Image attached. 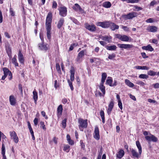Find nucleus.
<instances>
[{"instance_id": "obj_1", "label": "nucleus", "mask_w": 159, "mask_h": 159, "mask_svg": "<svg viewBox=\"0 0 159 159\" xmlns=\"http://www.w3.org/2000/svg\"><path fill=\"white\" fill-rule=\"evenodd\" d=\"M136 143L137 147L139 149V153L133 148L131 150V153L133 158H138L139 156L141 154L142 149L140 142L139 141H136Z\"/></svg>"}, {"instance_id": "obj_2", "label": "nucleus", "mask_w": 159, "mask_h": 159, "mask_svg": "<svg viewBox=\"0 0 159 159\" xmlns=\"http://www.w3.org/2000/svg\"><path fill=\"white\" fill-rule=\"evenodd\" d=\"M52 14L51 12H49L47 16L46 21V27H51V24L52 20Z\"/></svg>"}, {"instance_id": "obj_3", "label": "nucleus", "mask_w": 159, "mask_h": 159, "mask_svg": "<svg viewBox=\"0 0 159 159\" xmlns=\"http://www.w3.org/2000/svg\"><path fill=\"white\" fill-rule=\"evenodd\" d=\"M137 16V14L136 12H132L129 13L128 14L125 15L124 14L122 15V17L124 18L125 20H128L131 19L134 17H136Z\"/></svg>"}, {"instance_id": "obj_4", "label": "nucleus", "mask_w": 159, "mask_h": 159, "mask_svg": "<svg viewBox=\"0 0 159 159\" xmlns=\"http://www.w3.org/2000/svg\"><path fill=\"white\" fill-rule=\"evenodd\" d=\"M78 123L79 124V127L86 128L87 127L88 123L87 120H83V119L80 118L78 119Z\"/></svg>"}, {"instance_id": "obj_5", "label": "nucleus", "mask_w": 159, "mask_h": 159, "mask_svg": "<svg viewBox=\"0 0 159 159\" xmlns=\"http://www.w3.org/2000/svg\"><path fill=\"white\" fill-rule=\"evenodd\" d=\"M116 38L123 41L128 42L130 38L125 35H121L117 34L116 35Z\"/></svg>"}, {"instance_id": "obj_6", "label": "nucleus", "mask_w": 159, "mask_h": 159, "mask_svg": "<svg viewBox=\"0 0 159 159\" xmlns=\"http://www.w3.org/2000/svg\"><path fill=\"white\" fill-rule=\"evenodd\" d=\"M9 133L11 139H13V141L15 143H17L19 141V138L16 132L13 131H12L10 132Z\"/></svg>"}, {"instance_id": "obj_7", "label": "nucleus", "mask_w": 159, "mask_h": 159, "mask_svg": "<svg viewBox=\"0 0 159 159\" xmlns=\"http://www.w3.org/2000/svg\"><path fill=\"white\" fill-rule=\"evenodd\" d=\"M59 15L62 16H65L67 14V8L65 7H61L58 8Z\"/></svg>"}, {"instance_id": "obj_8", "label": "nucleus", "mask_w": 159, "mask_h": 159, "mask_svg": "<svg viewBox=\"0 0 159 159\" xmlns=\"http://www.w3.org/2000/svg\"><path fill=\"white\" fill-rule=\"evenodd\" d=\"M84 25L85 28L91 32H94L96 30V26L94 24L90 25L88 23H86Z\"/></svg>"}, {"instance_id": "obj_9", "label": "nucleus", "mask_w": 159, "mask_h": 159, "mask_svg": "<svg viewBox=\"0 0 159 159\" xmlns=\"http://www.w3.org/2000/svg\"><path fill=\"white\" fill-rule=\"evenodd\" d=\"M39 49L41 50L46 51L49 49L48 45L47 44H44V43H39L38 44Z\"/></svg>"}, {"instance_id": "obj_10", "label": "nucleus", "mask_w": 159, "mask_h": 159, "mask_svg": "<svg viewBox=\"0 0 159 159\" xmlns=\"http://www.w3.org/2000/svg\"><path fill=\"white\" fill-rule=\"evenodd\" d=\"M93 136L96 140H98L100 139L99 130L97 126L95 127Z\"/></svg>"}, {"instance_id": "obj_11", "label": "nucleus", "mask_w": 159, "mask_h": 159, "mask_svg": "<svg viewBox=\"0 0 159 159\" xmlns=\"http://www.w3.org/2000/svg\"><path fill=\"white\" fill-rule=\"evenodd\" d=\"M118 46L120 48L127 49L131 48L133 47V46L132 45L129 44H118Z\"/></svg>"}, {"instance_id": "obj_12", "label": "nucleus", "mask_w": 159, "mask_h": 159, "mask_svg": "<svg viewBox=\"0 0 159 159\" xmlns=\"http://www.w3.org/2000/svg\"><path fill=\"white\" fill-rule=\"evenodd\" d=\"M145 139L149 141H152L154 142H156L157 140V138L152 134H150V136H145Z\"/></svg>"}, {"instance_id": "obj_13", "label": "nucleus", "mask_w": 159, "mask_h": 159, "mask_svg": "<svg viewBox=\"0 0 159 159\" xmlns=\"http://www.w3.org/2000/svg\"><path fill=\"white\" fill-rule=\"evenodd\" d=\"M75 70L74 67L73 66H71L70 72V79L72 81H73L75 79Z\"/></svg>"}, {"instance_id": "obj_14", "label": "nucleus", "mask_w": 159, "mask_h": 159, "mask_svg": "<svg viewBox=\"0 0 159 159\" xmlns=\"http://www.w3.org/2000/svg\"><path fill=\"white\" fill-rule=\"evenodd\" d=\"M3 70L4 72V75H9L10 76L9 79L11 80L12 78V74L11 72L8 69L5 67L3 68Z\"/></svg>"}, {"instance_id": "obj_15", "label": "nucleus", "mask_w": 159, "mask_h": 159, "mask_svg": "<svg viewBox=\"0 0 159 159\" xmlns=\"http://www.w3.org/2000/svg\"><path fill=\"white\" fill-rule=\"evenodd\" d=\"M109 27L112 31H114L116 30H117L119 28V26L118 25H117L114 23L112 22L111 21H110Z\"/></svg>"}, {"instance_id": "obj_16", "label": "nucleus", "mask_w": 159, "mask_h": 159, "mask_svg": "<svg viewBox=\"0 0 159 159\" xmlns=\"http://www.w3.org/2000/svg\"><path fill=\"white\" fill-rule=\"evenodd\" d=\"M9 101L11 105L14 106L16 104V100L13 95H11L9 97Z\"/></svg>"}, {"instance_id": "obj_17", "label": "nucleus", "mask_w": 159, "mask_h": 159, "mask_svg": "<svg viewBox=\"0 0 159 159\" xmlns=\"http://www.w3.org/2000/svg\"><path fill=\"white\" fill-rule=\"evenodd\" d=\"M72 8L73 9L76 11H79L81 12L83 11V9L77 3L75 4L74 6Z\"/></svg>"}, {"instance_id": "obj_18", "label": "nucleus", "mask_w": 159, "mask_h": 159, "mask_svg": "<svg viewBox=\"0 0 159 159\" xmlns=\"http://www.w3.org/2000/svg\"><path fill=\"white\" fill-rule=\"evenodd\" d=\"M114 105L113 102V101H111L108 106V108L107 110V113L108 115L111 114L112 110L113 107Z\"/></svg>"}, {"instance_id": "obj_19", "label": "nucleus", "mask_w": 159, "mask_h": 159, "mask_svg": "<svg viewBox=\"0 0 159 159\" xmlns=\"http://www.w3.org/2000/svg\"><path fill=\"white\" fill-rule=\"evenodd\" d=\"M46 30L47 31V38L48 39L50 40L51 37V27H46Z\"/></svg>"}, {"instance_id": "obj_20", "label": "nucleus", "mask_w": 159, "mask_h": 159, "mask_svg": "<svg viewBox=\"0 0 159 159\" xmlns=\"http://www.w3.org/2000/svg\"><path fill=\"white\" fill-rule=\"evenodd\" d=\"M147 30L150 32H155L157 31V28L156 26H150L148 27L147 28Z\"/></svg>"}, {"instance_id": "obj_21", "label": "nucleus", "mask_w": 159, "mask_h": 159, "mask_svg": "<svg viewBox=\"0 0 159 159\" xmlns=\"http://www.w3.org/2000/svg\"><path fill=\"white\" fill-rule=\"evenodd\" d=\"M18 58L20 62L21 63H23L24 62V57L23 55L21 53V52L20 50L19 52Z\"/></svg>"}, {"instance_id": "obj_22", "label": "nucleus", "mask_w": 159, "mask_h": 159, "mask_svg": "<svg viewBox=\"0 0 159 159\" xmlns=\"http://www.w3.org/2000/svg\"><path fill=\"white\" fill-rule=\"evenodd\" d=\"M64 22V20L63 18H61L58 21L57 27L58 28L60 29L62 26Z\"/></svg>"}, {"instance_id": "obj_23", "label": "nucleus", "mask_w": 159, "mask_h": 159, "mask_svg": "<svg viewBox=\"0 0 159 159\" xmlns=\"http://www.w3.org/2000/svg\"><path fill=\"white\" fill-rule=\"evenodd\" d=\"M84 51L82 50L78 53L77 56L76 61L77 62H79L80 58L84 56Z\"/></svg>"}, {"instance_id": "obj_24", "label": "nucleus", "mask_w": 159, "mask_h": 159, "mask_svg": "<svg viewBox=\"0 0 159 159\" xmlns=\"http://www.w3.org/2000/svg\"><path fill=\"white\" fill-rule=\"evenodd\" d=\"M142 48L143 50H148L151 52L154 50V49L150 45H148L146 46H143L142 47Z\"/></svg>"}, {"instance_id": "obj_25", "label": "nucleus", "mask_w": 159, "mask_h": 159, "mask_svg": "<svg viewBox=\"0 0 159 159\" xmlns=\"http://www.w3.org/2000/svg\"><path fill=\"white\" fill-rule=\"evenodd\" d=\"M124 151L122 149H121L118 152V154H117L116 157L120 159L124 155Z\"/></svg>"}, {"instance_id": "obj_26", "label": "nucleus", "mask_w": 159, "mask_h": 159, "mask_svg": "<svg viewBox=\"0 0 159 159\" xmlns=\"http://www.w3.org/2000/svg\"><path fill=\"white\" fill-rule=\"evenodd\" d=\"M111 2L108 1L105 2L102 4V6L106 8H109L111 7Z\"/></svg>"}, {"instance_id": "obj_27", "label": "nucleus", "mask_w": 159, "mask_h": 159, "mask_svg": "<svg viewBox=\"0 0 159 159\" xmlns=\"http://www.w3.org/2000/svg\"><path fill=\"white\" fill-rule=\"evenodd\" d=\"M104 83H102V82L99 85V88L101 91L102 92L103 94L105 93V87L103 85Z\"/></svg>"}, {"instance_id": "obj_28", "label": "nucleus", "mask_w": 159, "mask_h": 159, "mask_svg": "<svg viewBox=\"0 0 159 159\" xmlns=\"http://www.w3.org/2000/svg\"><path fill=\"white\" fill-rule=\"evenodd\" d=\"M106 48L107 50H109L115 51L116 50L117 47L116 45H114L111 46H107Z\"/></svg>"}, {"instance_id": "obj_29", "label": "nucleus", "mask_w": 159, "mask_h": 159, "mask_svg": "<svg viewBox=\"0 0 159 159\" xmlns=\"http://www.w3.org/2000/svg\"><path fill=\"white\" fill-rule=\"evenodd\" d=\"M101 38L102 40L107 41L108 42H109L111 39V37L108 36H102L101 37Z\"/></svg>"}, {"instance_id": "obj_30", "label": "nucleus", "mask_w": 159, "mask_h": 159, "mask_svg": "<svg viewBox=\"0 0 159 159\" xmlns=\"http://www.w3.org/2000/svg\"><path fill=\"white\" fill-rule=\"evenodd\" d=\"M125 82L126 84L130 87L132 88L134 86V84L130 82L129 80L125 79Z\"/></svg>"}, {"instance_id": "obj_31", "label": "nucleus", "mask_w": 159, "mask_h": 159, "mask_svg": "<svg viewBox=\"0 0 159 159\" xmlns=\"http://www.w3.org/2000/svg\"><path fill=\"white\" fill-rule=\"evenodd\" d=\"M110 21H106L103 22L102 28H108L110 27Z\"/></svg>"}, {"instance_id": "obj_32", "label": "nucleus", "mask_w": 159, "mask_h": 159, "mask_svg": "<svg viewBox=\"0 0 159 159\" xmlns=\"http://www.w3.org/2000/svg\"><path fill=\"white\" fill-rule=\"evenodd\" d=\"M112 78L110 77H108L107 79L106 80V83L107 84L109 85L110 86H112V84L111 83L112 82Z\"/></svg>"}, {"instance_id": "obj_33", "label": "nucleus", "mask_w": 159, "mask_h": 159, "mask_svg": "<svg viewBox=\"0 0 159 159\" xmlns=\"http://www.w3.org/2000/svg\"><path fill=\"white\" fill-rule=\"evenodd\" d=\"M102 77L101 82H102V83H104L105 80L107 77L106 73H102Z\"/></svg>"}, {"instance_id": "obj_34", "label": "nucleus", "mask_w": 159, "mask_h": 159, "mask_svg": "<svg viewBox=\"0 0 159 159\" xmlns=\"http://www.w3.org/2000/svg\"><path fill=\"white\" fill-rule=\"evenodd\" d=\"M33 98L34 101V102L36 103L37 100L38 99V94L36 91L33 92Z\"/></svg>"}, {"instance_id": "obj_35", "label": "nucleus", "mask_w": 159, "mask_h": 159, "mask_svg": "<svg viewBox=\"0 0 159 159\" xmlns=\"http://www.w3.org/2000/svg\"><path fill=\"white\" fill-rule=\"evenodd\" d=\"M100 115L102 119V122L104 123H105V116L104 113V111L102 110H101L100 112Z\"/></svg>"}, {"instance_id": "obj_36", "label": "nucleus", "mask_w": 159, "mask_h": 159, "mask_svg": "<svg viewBox=\"0 0 159 159\" xmlns=\"http://www.w3.org/2000/svg\"><path fill=\"white\" fill-rule=\"evenodd\" d=\"M12 63L14 64L15 66H18V64L17 62L16 59V56H15L12 59Z\"/></svg>"}, {"instance_id": "obj_37", "label": "nucleus", "mask_w": 159, "mask_h": 159, "mask_svg": "<svg viewBox=\"0 0 159 159\" xmlns=\"http://www.w3.org/2000/svg\"><path fill=\"white\" fill-rule=\"evenodd\" d=\"M2 155L3 157H6L5 155V147L3 144H2Z\"/></svg>"}, {"instance_id": "obj_38", "label": "nucleus", "mask_w": 159, "mask_h": 159, "mask_svg": "<svg viewBox=\"0 0 159 159\" xmlns=\"http://www.w3.org/2000/svg\"><path fill=\"white\" fill-rule=\"evenodd\" d=\"M148 75L150 76H153L157 75V73L152 70H150L148 72Z\"/></svg>"}, {"instance_id": "obj_39", "label": "nucleus", "mask_w": 159, "mask_h": 159, "mask_svg": "<svg viewBox=\"0 0 159 159\" xmlns=\"http://www.w3.org/2000/svg\"><path fill=\"white\" fill-rule=\"evenodd\" d=\"M139 77L141 79H147L148 78V76L146 74H141L139 75Z\"/></svg>"}, {"instance_id": "obj_40", "label": "nucleus", "mask_w": 159, "mask_h": 159, "mask_svg": "<svg viewBox=\"0 0 159 159\" xmlns=\"http://www.w3.org/2000/svg\"><path fill=\"white\" fill-rule=\"evenodd\" d=\"M62 106L61 105H60L57 108V111L60 114H61L62 111Z\"/></svg>"}, {"instance_id": "obj_41", "label": "nucleus", "mask_w": 159, "mask_h": 159, "mask_svg": "<svg viewBox=\"0 0 159 159\" xmlns=\"http://www.w3.org/2000/svg\"><path fill=\"white\" fill-rule=\"evenodd\" d=\"M140 0H127V2L130 3H138Z\"/></svg>"}, {"instance_id": "obj_42", "label": "nucleus", "mask_w": 159, "mask_h": 159, "mask_svg": "<svg viewBox=\"0 0 159 159\" xmlns=\"http://www.w3.org/2000/svg\"><path fill=\"white\" fill-rule=\"evenodd\" d=\"M70 147L68 145H66L64 147V150L66 151V152H68L69 151V148Z\"/></svg>"}, {"instance_id": "obj_43", "label": "nucleus", "mask_w": 159, "mask_h": 159, "mask_svg": "<svg viewBox=\"0 0 159 159\" xmlns=\"http://www.w3.org/2000/svg\"><path fill=\"white\" fill-rule=\"evenodd\" d=\"M116 57V55L114 53H112L111 55H109L108 57V59L112 60L114 59Z\"/></svg>"}, {"instance_id": "obj_44", "label": "nucleus", "mask_w": 159, "mask_h": 159, "mask_svg": "<svg viewBox=\"0 0 159 159\" xmlns=\"http://www.w3.org/2000/svg\"><path fill=\"white\" fill-rule=\"evenodd\" d=\"M69 84V86H70L71 90H73L74 89V88L72 85V83L69 80H67Z\"/></svg>"}, {"instance_id": "obj_45", "label": "nucleus", "mask_w": 159, "mask_h": 159, "mask_svg": "<svg viewBox=\"0 0 159 159\" xmlns=\"http://www.w3.org/2000/svg\"><path fill=\"white\" fill-rule=\"evenodd\" d=\"M40 127L42 128L44 130H45L46 128L45 127V125L44 124V123L43 121H41L40 122Z\"/></svg>"}, {"instance_id": "obj_46", "label": "nucleus", "mask_w": 159, "mask_h": 159, "mask_svg": "<svg viewBox=\"0 0 159 159\" xmlns=\"http://www.w3.org/2000/svg\"><path fill=\"white\" fill-rule=\"evenodd\" d=\"M66 119H65L62 122V127L64 128H66Z\"/></svg>"}, {"instance_id": "obj_47", "label": "nucleus", "mask_w": 159, "mask_h": 159, "mask_svg": "<svg viewBox=\"0 0 159 159\" xmlns=\"http://www.w3.org/2000/svg\"><path fill=\"white\" fill-rule=\"evenodd\" d=\"M136 83L139 85H140L141 86H144L145 85V83L141 81H138Z\"/></svg>"}, {"instance_id": "obj_48", "label": "nucleus", "mask_w": 159, "mask_h": 159, "mask_svg": "<svg viewBox=\"0 0 159 159\" xmlns=\"http://www.w3.org/2000/svg\"><path fill=\"white\" fill-rule=\"evenodd\" d=\"M103 22H98L96 23V25L98 26L102 27Z\"/></svg>"}, {"instance_id": "obj_49", "label": "nucleus", "mask_w": 159, "mask_h": 159, "mask_svg": "<svg viewBox=\"0 0 159 159\" xmlns=\"http://www.w3.org/2000/svg\"><path fill=\"white\" fill-rule=\"evenodd\" d=\"M57 4L56 1H53L52 2V8H56L57 7Z\"/></svg>"}, {"instance_id": "obj_50", "label": "nucleus", "mask_w": 159, "mask_h": 159, "mask_svg": "<svg viewBox=\"0 0 159 159\" xmlns=\"http://www.w3.org/2000/svg\"><path fill=\"white\" fill-rule=\"evenodd\" d=\"M118 105L120 108L122 110V105L121 100L118 101Z\"/></svg>"}, {"instance_id": "obj_51", "label": "nucleus", "mask_w": 159, "mask_h": 159, "mask_svg": "<svg viewBox=\"0 0 159 159\" xmlns=\"http://www.w3.org/2000/svg\"><path fill=\"white\" fill-rule=\"evenodd\" d=\"M59 86V84L57 83V80H55L54 81V86L56 89H57V87H58Z\"/></svg>"}, {"instance_id": "obj_52", "label": "nucleus", "mask_w": 159, "mask_h": 159, "mask_svg": "<svg viewBox=\"0 0 159 159\" xmlns=\"http://www.w3.org/2000/svg\"><path fill=\"white\" fill-rule=\"evenodd\" d=\"M153 20L152 18H150L146 20V22L147 23H152L153 22Z\"/></svg>"}, {"instance_id": "obj_53", "label": "nucleus", "mask_w": 159, "mask_h": 159, "mask_svg": "<svg viewBox=\"0 0 159 159\" xmlns=\"http://www.w3.org/2000/svg\"><path fill=\"white\" fill-rule=\"evenodd\" d=\"M141 55L143 58H146L148 57V56H146V53L145 52H142Z\"/></svg>"}, {"instance_id": "obj_54", "label": "nucleus", "mask_w": 159, "mask_h": 159, "mask_svg": "<svg viewBox=\"0 0 159 159\" xmlns=\"http://www.w3.org/2000/svg\"><path fill=\"white\" fill-rule=\"evenodd\" d=\"M19 90H20V93L21 94H22L23 93V89L22 88V85L21 84H19Z\"/></svg>"}, {"instance_id": "obj_55", "label": "nucleus", "mask_w": 159, "mask_h": 159, "mask_svg": "<svg viewBox=\"0 0 159 159\" xmlns=\"http://www.w3.org/2000/svg\"><path fill=\"white\" fill-rule=\"evenodd\" d=\"M95 95L96 97H97L98 96H102V94L99 91H97L95 92Z\"/></svg>"}, {"instance_id": "obj_56", "label": "nucleus", "mask_w": 159, "mask_h": 159, "mask_svg": "<svg viewBox=\"0 0 159 159\" xmlns=\"http://www.w3.org/2000/svg\"><path fill=\"white\" fill-rule=\"evenodd\" d=\"M152 85L154 86L155 88H159V83H157L155 84H153Z\"/></svg>"}, {"instance_id": "obj_57", "label": "nucleus", "mask_w": 159, "mask_h": 159, "mask_svg": "<svg viewBox=\"0 0 159 159\" xmlns=\"http://www.w3.org/2000/svg\"><path fill=\"white\" fill-rule=\"evenodd\" d=\"M2 12L0 10V23H2Z\"/></svg>"}, {"instance_id": "obj_58", "label": "nucleus", "mask_w": 159, "mask_h": 159, "mask_svg": "<svg viewBox=\"0 0 159 159\" xmlns=\"http://www.w3.org/2000/svg\"><path fill=\"white\" fill-rule=\"evenodd\" d=\"M122 28L125 31H129V28H128L127 26H122Z\"/></svg>"}, {"instance_id": "obj_59", "label": "nucleus", "mask_w": 159, "mask_h": 159, "mask_svg": "<svg viewBox=\"0 0 159 159\" xmlns=\"http://www.w3.org/2000/svg\"><path fill=\"white\" fill-rule=\"evenodd\" d=\"M56 67L57 70L59 71L61 70L60 66L59 64H56Z\"/></svg>"}, {"instance_id": "obj_60", "label": "nucleus", "mask_w": 159, "mask_h": 159, "mask_svg": "<svg viewBox=\"0 0 159 159\" xmlns=\"http://www.w3.org/2000/svg\"><path fill=\"white\" fill-rule=\"evenodd\" d=\"M41 114L44 117H45V118L46 119H47L48 117L47 116L45 115V112L44 111H42L41 112Z\"/></svg>"}, {"instance_id": "obj_61", "label": "nucleus", "mask_w": 159, "mask_h": 159, "mask_svg": "<svg viewBox=\"0 0 159 159\" xmlns=\"http://www.w3.org/2000/svg\"><path fill=\"white\" fill-rule=\"evenodd\" d=\"M80 143L81 147V148H84L85 147V145L83 141L82 140H80Z\"/></svg>"}, {"instance_id": "obj_62", "label": "nucleus", "mask_w": 159, "mask_h": 159, "mask_svg": "<svg viewBox=\"0 0 159 159\" xmlns=\"http://www.w3.org/2000/svg\"><path fill=\"white\" fill-rule=\"evenodd\" d=\"M34 122L35 125H36L38 123V119L37 118H35L34 120Z\"/></svg>"}, {"instance_id": "obj_63", "label": "nucleus", "mask_w": 159, "mask_h": 159, "mask_svg": "<svg viewBox=\"0 0 159 159\" xmlns=\"http://www.w3.org/2000/svg\"><path fill=\"white\" fill-rule=\"evenodd\" d=\"M68 142L71 145H72L74 144V141L73 140H71V139L68 140Z\"/></svg>"}, {"instance_id": "obj_64", "label": "nucleus", "mask_w": 159, "mask_h": 159, "mask_svg": "<svg viewBox=\"0 0 159 159\" xmlns=\"http://www.w3.org/2000/svg\"><path fill=\"white\" fill-rule=\"evenodd\" d=\"M157 3V2L154 0L151 2L150 4V6H153L155 4Z\"/></svg>"}]
</instances>
